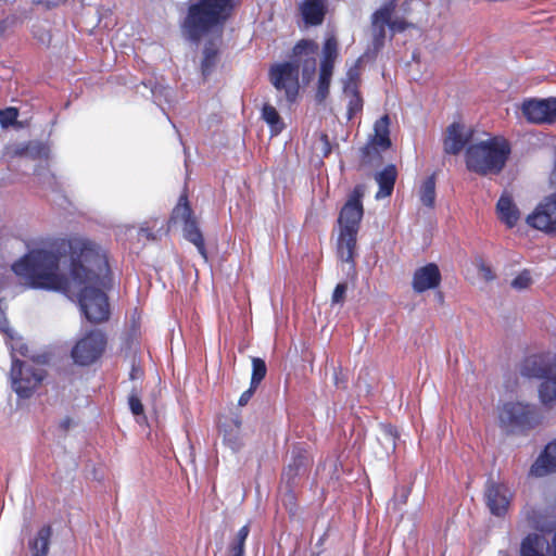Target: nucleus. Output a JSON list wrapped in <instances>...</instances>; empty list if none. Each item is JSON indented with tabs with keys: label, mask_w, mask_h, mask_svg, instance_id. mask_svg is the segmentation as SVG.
<instances>
[{
	"label": "nucleus",
	"mask_w": 556,
	"mask_h": 556,
	"mask_svg": "<svg viewBox=\"0 0 556 556\" xmlns=\"http://www.w3.org/2000/svg\"><path fill=\"white\" fill-rule=\"evenodd\" d=\"M441 283V273L434 263L417 268L413 275L412 288L416 293L435 289Z\"/></svg>",
	"instance_id": "nucleus-16"
},
{
	"label": "nucleus",
	"mask_w": 556,
	"mask_h": 556,
	"mask_svg": "<svg viewBox=\"0 0 556 556\" xmlns=\"http://www.w3.org/2000/svg\"><path fill=\"white\" fill-rule=\"evenodd\" d=\"M249 526H243L237 533L233 543L230 546L231 556H244V543L249 535Z\"/></svg>",
	"instance_id": "nucleus-32"
},
{
	"label": "nucleus",
	"mask_w": 556,
	"mask_h": 556,
	"mask_svg": "<svg viewBox=\"0 0 556 556\" xmlns=\"http://www.w3.org/2000/svg\"><path fill=\"white\" fill-rule=\"evenodd\" d=\"M12 350L14 352H18L21 355H24V356H26L27 352H28V348L21 340H17L14 343H12Z\"/></svg>",
	"instance_id": "nucleus-44"
},
{
	"label": "nucleus",
	"mask_w": 556,
	"mask_h": 556,
	"mask_svg": "<svg viewBox=\"0 0 556 556\" xmlns=\"http://www.w3.org/2000/svg\"><path fill=\"white\" fill-rule=\"evenodd\" d=\"M473 131L460 123H453L446 129L443 147L448 154H458L465 147L475 141Z\"/></svg>",
	"instance_id": "nucleus-15"
},
{
	"label": "nucleus",
	"mask_w": 556,
	"mask_h": 556,
	"mask_svg": "<svg viewBox=\"0 0 556 556\" xmlns=\"http://www.w3.org/2000/svg\"><path fill=\"white\" fill-rule=\"evenodd\" d=\"M520 532L528 533L520 543V556H556V531L551 535L546 516L533 506H526L517 522Z\"/></svg>",
	"instance_id": "nucleus-3"
},
{
	"label": "nucleus",
	"mask_w": 556,
	"mask_h": 556,
	"mask_svg": "<svg viewBox=\"0 0 556 556\" xmlns=\"http://www.w3.org/2000/svg\"><path fill=\"white\" fill-rule=\"evenodd\" d=\"M532 283L531 275L528 270H523L511 280V287L516 290H525Z\"/></svg>",
	"instance_id": "nucleus-35"
},
{
	"label": "nucleus",
	"mask_w": 556,
	"mask_h": 556,
	"mask_svg": "<svg viewBox=\"0 0 556 556\" xmlns=\"http://www.w3.org/2000/svg\"><path fill=\"white\" fill-rule=\"evenodd\" d=\"M318 46L309 40H302L294 47V54H301L304 51H309L314 54L317 51Z\"/></svg>",
	"instance_id": "nucleus-40"
},
{
	"label": "nucleus",
	"mask_w": 556,
	"mask_h": 556,
	"mask_svg": "<svg viewBox=\"0 0 556 556\" xmlns=\"http://www.w3.org/2000/svg\"><path fill=\"white\" fill-rule=\"evenodd\" d=\"M141 231L146 235V237H147V238H150V237H151V233H150V232H148L147 230L141 229Z\"/></svg>",
	"instance_id": "nucleus-48"
},
{
	"label": "nucleus",
	"mask_w": 556,
	"mask_h": 556,
	"mask_svg": "<svg viewBox=\"0 0 556 556\" xmlns=\"http://www.w3.org/2000/svg\"><path fill=\"white\" fill-rule=\"evenodd\" d=\"M262 117L268 124L273 135H278L282 131L285 124L280 118L277 110L269 104H265L262 110Z\"/></svg>",
	"instance_id": "nucleus-28"
},
{
	"label": "nucleus",
	"mask_w": 556,
	"mask_h": 556,
	"mask_svg": "<svg viewBox=\"0 0 556 556\" xmlns=\"http://www.w3.org/2000/svg\"><path fill=\"white\" fill-rule=\"evenodd\" d=\"M396 8V1L391 0L378 9L371 16V28L374 35V46L379 49L383 45L386 37V26H390L391 17Z\"/></svg>",
	"instance_id": "nucleus-17"
},
{
	"label": "nucleus",
	"mask_w": 556,
	"mask_h": 556,
	"mask_svg": "<svg viewBox=\"0 0 556 556\" xmlns=\"http://www.w3.org/2000/svg\"><path fill=\"white\" fill-rule=\"evenodd\" d=\"M510 155L508 141L501 136L488 135L475 140L465 150V164L469 172L481 176L500 174Z\"/></svg>",
	"instance_id": "nucleus-2"
},
{
	"label": "nucleus",
	"mask_w": 556,
	"mask_h": 556,
	"mask_svg": "<svg viewBox=\"0 0 556 556\" xmlns=\"http://www.w3.org/2000/svg\"><path fill=\"white\" fill-rule=\"evenodd\" d=\"M172 220L174 223H181L185 226H187L189 223L195 222L192 218V212L188 204V200L186 195H181L177 205L173 210L172 213Z\"/></svg>",
	"instance_id": "nucleus-25"
},
{
	"label": "nucleus",
	"mask_w": 556,
	"mask_h": 556,
	"mask_svg": "<svg viewBox=\"0 0 556 556\" xmlns=\"http://www.w3.org/2000/svg\"><path fill=\"white\" fill-rule=\"evenodd\" d=\"M18 116V111L15 108H7L4 110H0V125L3 128H8L11 125H14Z\"/></svg>",
	"instance_id": "nucleus-34"
},
{
	"label": "nucleus",
	"mask_w": 556,
	"mask_h": 556,
	"mask_svg": "<svg viewBox=\"0 0 556 556\" xmlns=\"http://www.w3.org/2000/svg\"><path fill=\"white\" fill-rule=\"evenodd\" d=\"M240 421L231 420L224 428V443L233 452H238L243 446V437L240 430Z\"/></svg>",
	"instance_id": "nucleus-23"
},
{
	"label": "nucleus",
	"mask_w": 556,
	"mask_h": 556,
	"mask_svg": "<svg viewBox=\"0 0 556 556\" xmlns=\"http://www.w3.org/2000/svg\"><path fill=\"white\" fill-rule=\"evenodd\" d=\"M346 290V283H338L331 296L332 304H342L345 300Z\"/></svg>",
	"instance_id": "nucleus-38"
},
{
	"label": "nucleus",
	"mask_w": 556,
	"mask_h": 556,
	"mask_svg": "<svg viewBox=\"0 0 556 556\" xmlns=\"http://www.w3.org/2000/svg\"><path fill=\"white\" fill-rule=\"evenodd\" d=\"M315 60L312 59L308 64L306 65V67L304 68V75H308V78H311V76L314 74L315 72Z\"/></svg>",
	"instance_id": "nucleus-46"
},
{
	"label": "nucleus",
	"mask_w": 556,
	"mask_h": 556,
	"mask_svg": "<svg viewBox=\"0 0 556 556\" xmlns=\"http://www.w3.org/2000/svg\"><path fill=\"white\" fill-rule=\"evenodd\" d=\"M383 440L390 444L391 450L395 448V437L391 429H386L382 433Z\"/></svg>",
	"instance_id": "nucleus-45"
},
{
	"label": "nucleus",
	"mask_w": 556,
	"mask_h": 556,
	"mask_svg": "<svg viewBox=\"0 0 556 556\" xmlns=\"http://www.w3.org/2000/svg\"><path fill=\"white\" fill-rule=\"evenodd\" d=\"M185 236L186 238L192 242L199 253L205 257V247H204V240L202 237V233L200 232L199 228L197 227L195 222L189 223L187 226L184 227Z\"/></svg>",
	"instance_id": "nucleus-30"
},
{
	"label": "nucleus",
	"mask_w": 556,
	"mask_h": 556,
	"mask_svg": "<svg viewBox=\"0 0 556 556\" xmlns=\"http://www.w3.org/2000/svg\"><path fill=\"white\" fill-rule=\"evenodd\" d=\"M529 227L549 236H556V192L546 197L526 217Z\"/></svg>",
	"instance_id": "nucleus-9"
},
{
	"label": "nucleus",
	"mask_w": 556,
	"mask_h": 556,
	"mask_svg": "<svg viewBox=\"0 0 556 556\" xmlns=\"http://www.w3.org/2000/svg\"><path fill=\"white\" fill-rule=\"evenodd\" d=\"M270 81L278 90H285L288 101H294L299 91V66L286 62L270 68Z\"/></svg>",
	"instance_id": "nucleus-11"
},
{
	"label": "nucleus",
	"mask_w": 556,
	"mask_h": 556,
	"mask_svg": "<svg viewBox=\"0 0 556 556\" xmlns=\"http://www.w3.org/2000/svg\"><path fill=\"white\" fill-rule=\"evenodd\" d=\"M255 389H256L255 387H252V386H251L249 390L244 391V392L241 394V396H240V399H239V401H238V404H239L240 406H244V405H247V404H248V402L250 401V399L252 397V395H253V393H254V390H255Z\"/></svg>",
	"instance_id": "nucleus-43"
},
{
	"label": "nucleus",
	"mask_w": 556,
	"mask_h": 556,
	"mask_svg": "<svg viewBox=\"0 0 556 556\" xmlns=\"http://www.w3.org/2000/svg\"><path fill=\"white\" fill-rule=\"evenodd\" d=\"M500 421L505 428L534 427L541 416L534 405L521 402H508L502 406L498 414Z\"/></svg>",
	"instance_id": "nucleus-7"
},
{
	"label": "nucleus",
	"mask_w": 556,
	"mask_h": 556,
	"mask_svg": "<svg viewBox=\"0 0 556 556\" xmlns=\"http://www.w3.org/2000/svg\"><path fill=\"white\" fill-rule=\"evenodd\" d=\"M216 61V51L212 48H206L204 50V59L202 61V71L203 74H206L214 66Z\"/></svg>",
	"instance_id": "nucleus-36"
},
{
	"label": "nucleus",
	"mask_w": 556,
	"mask_h": 556,
	"mask_svg": "<svg viewBox=\"0 0 556 556\" xmlns=\"http://www.w3.org/2000/svg\"><path fill=\"white\" fill-rule=\"evenodd\" d=\"M128 404H129V408L134 415L140 416L143 414V405L136 392H131V394L129 395Z\"/></svg>",
	"instance_id": "nucleus-37"
},
{
	"label": "nucleus",
	"mask_w": 556,
	"mask_h": 556,
	"mask_svg": "<svg viewBox=\"0 0 556 556\" xmlns=\"http://www.w3.org/2000/svg\"><path fill=\"white\" fill-rule=\"evenodd\" d=\"M390 147V117L386 114L375 122L374 132L369 136L362 151L364 157L371 161L375 156H378L380 152L388 150Z\"/></svg>",
	"instance_id": "nucleus-13"
},
{
	"label": "nucleus",
	"mask_w": 556,
	"mask_h": 556,
	"mask_svg": "<svg viewBox=\"0 0 556 556\" xmlns=\"http://www.w3.org/2000/svg\"><path fill=\"white\" fill-rule=\"evenodd\" d=\"M252 367H253V370H252L251 386L256 388L266 375V365L263 359L254 357L252 359Z\"/></svg>",
	"instance_id": "nucleus-33"
},
{
	"label": "nucleus",
	"mask_w": 556,
	"mask_h": 556,
	"mask_svg": "<svg viewBox=\"0 0 556 556\" xmlns=\"http://www.w3.org/2000/svg\"><path fill=\"white\" fill-rule=\"evenodd\" d=\"M5 29L4 22H0V34H2Z\"/></svg>",
	"instance_id": "nucleus-47"
},
{
	"label": "nucleus",
	"mask_w": 556,
	"mask_h": 556,
	"mask_svg": "<svg viewBox=\"0 0 556 556\" xmlns=\"http://www.w3.org/2000/svg\"><path fill=\"white\" fill-rule=\"evenodd\" d=\"M11 387L22 399L29 397L42 380L35 368L13 357L10 370Z\"/></svg>",
	"instance_id": "nucleus-8"
},
{
	"label": "nucleus",
	"mask_w": 556,
	"mask_h": 556,
	"mask_svg": "<svg viewBox=\"0 0 556 556\" xmlns=\"http://www.w3.org/2000/svg\"><path fill=\"white\" fill-rule=\"evenodd\" d=\"M556 472V439L547 443L530 467V476L542 478Z\"/></svg>",
	"instance_id": "nucleus-18"
},
{
	"label": "nucleus",
	"mask_w": 556,
	"mask_h": 556,
	"mask_svg": "<svg viewBox=\"0 0 556 556\" xmlns=\"http://www.w3.org/2000/svg\"><path fill=\"white\" fill-rule=\"evenodd\" d=\"M106 346V338L100 330H91L74 344L71 356L76 365L88 366L97 362Z\"/></svg>",
	"instance_id": "nucleus-6"
},
{
	"label": "nucleus",
	"mask_w": 556,
	"mask_h": 556,
	"mask_svg": "<svg viewBox=\"0 0 556 556\" xmlns=\"http://www.w3.org/2000/svg\"><path fill=\"white\" fill-rule=\"evenodd\" d=\"M521 111L530 123L553 124L556 122V98L526 100Z\"/></svg>",
	"instance_id": "nucleus-12"
},
{
	"label": "nucleus",
	"mask_w": 556,
	"mask_h": 556,
	"mask_svg": "<svg viewBox=\"0 0 556 556\" xmlns=\"http://www.w3.org/2000/svg\"><path fill=\"white\" fill-rule=\"evenodd\" d=\"M364 193V186L359 185L353 189L348 201L340 211L338 218L339 229L358 232L359 224L364 214L362 204Z\"/></svg>",
	"instance_id": "nucleus-10"
},
{
	"label": "nucleus",
	"mask_w": 556,
	"mask_h": 556,
	"mask_svg": "<svg viewBox=\"0 0 556 556\" xmlns=\"http://www.w3.org/2000/svg\"><path fill=\"white\" fill-rule=\"evenodd\" d=\"M409 26L412 25L407 23L404 18H394L391 20L389 27L393 33H401L407 29Z\"/></svg>",
	"instance_id": "nucleus-41"
},
{
	"label": "nucleus",
	"mask_w": 556,
	"mask_h": 556,
	"mask_svg": "<svg viewBox=\"0 0 556 556\" xmlns=\"http://www.w3.org/2000/svg\"><path fill=\"white\" fill-rule=\"evenodd\" d=\"M357 233V231L339 229L337 254L342 262L351 264V268H354Z\"/></svg>",
	"instance_id": "nucleus-20"
},
{
	"label": "nucleus",
	"mask_w": 556,
	"mask_h": 556,
	"mask_svg": "<svg viewBox=\"0 0 556 556\" xmlns=\"http://www.w3.org/2000/svg\"><path fill=\"white\" fill-rule=\"evenodd\" d=\"M71 280L59 270V257L46 250H31L12 266L30 288L67 290L77 295L83 313L90 323L109 318L110 308L103 288L110 274L105 252L88 239L71 241Z\"/></svg>",
	"instance_id": "nucleus-1"
},
{
	"label": "nucleus",
	"mask_w": 556,
	"mask_h": 556,
	"mask_svg": "<svg viewBox=\"0 0 556 556\" xmlns=\"http://www.w3.org/2000/svg\"><path fill=\"white\" fill-rule=\"evenodd\" d=\"M232 0H199L190 4L182 29L192 40L222 25L233 9Z\"/></svg>",
	"instance_id": "nucleus-4"
},
{
	"label": "nucleus",
	"mask_w": 556,
	"mask_h": 556,
	"mask_svg": "<svg viewBox=\"0 0 556 556\" xmlns=\"http://www.w3.org/2000/svg\"><path fill=\"white\" fill-rule=\"evenodd\" d=\"M50 536V527H43L38 531L34 541L30 542L33 556H46L48 554Z\"/></svg>",
	"instance_id": "nucleus-24"
},
{
	"label": "nucleus",
	"mask_w": 556,
	"mask_h": 556,
	"mask_svg": "<svg viewBox=\"0 0 556 556\" xmlns=\"http://www.w3.org/2000/svg\"><path fill=\"white\" fill-rule=\"evenodd\" d=\"M301 13L306 24H321L326 13L325 0H304L301 5Z\"/></svg>",
	"instance_id": "nucleus-21"
},
{
	"label": "nucleus",
	"mask_w": 556,
	"mask_h": 556,
	"mask_svg": "<svg viewBox=\"0 0 556 556\" xmlns=\"http://www.w3.org/2000/svg\"><path fill=\"white\" fill-rule=\"evenodd\" d=\"M484 496L486 506L493 515L504 516L507 513L511 492L505 484L488 481Z\"/></svg>",
	"instance_id": "nucleus-14"
},
{
	"label": "nucleus",
	"mask_w": 556,
	"mask_h": 556,
	"mask_svg": "<svg viewBox=\"0 0 556 556\" xmlns=\"http://www.w3.org/2000/svg\"><path fill=\"white\" fill-rule=\"evenodd\" d=\"M496 213L498 219L508 228H514L520 220V211L513 197L508 192H503L496 203Z\"/></svg>",
	"instance_id": "nucleus-19"
},
{
	"label": "nucleus",
	"mask_w": 556,
	"mask_h": 556,
	"mask_svg": "<svg viewBox=\"0 0 556 556\" xmlns=\"http://www.w3.org/2000/svg\"><path fill=\"white\" fill-rule=\"evenodd\" d=\"M333 68L320 66L317 98L324 100L329 91V85L331 80Z\"/></svg>",
	"instance_id": "nucleus-31"
},
{
	"label": "nucleus",
	"mask_w": 556,
	"mask_h": 556,
	"mask_svg": "<svg viewBox=\"0 0 556 556\" xmlns=\"http://www.w3.org/2000/svg\"><path fill=\"white\" fill-rule=\"evenodd\" d=\"M419 200L427 207H433L435 201V179L427 177L419 187Z\"/></svg>",
	"instance_id": "nucleus-27"
},
{
	"label": "nucleus",
	"mask_w": 556,
	"mask_h": 556,
	"mask_svg": "<svg viewBox=\"0 0 556 556\" xmlns=\"http://www.w3.org/2000/svg\"><path fill=\"white\" fill-rule=\"evenodd\" d=\"M358 75H359V73H358L357 65L350 68L346 73V79L344 80V86L353 85L357 88Z\"/></svg>",
	"instance_id": "nucleus-42"
},
{
	"label": "nucleus",
	"mask_w": 556,
	"mask_h": 556,
	"mask_svg": "<svg viewBox=\"0 0 556 556\" xmlns=\"http://www.w3.org/2000/svg\"><path fill=\"white\" fill-rule=\"evenodd\" d=\"M521 375L536 378L541 382L538 387L539 400L545 407L556 406V358L548 356L528 357L522 367Z\"/></svg>",
	"instance_id": "nucleus-5"
},
{
	"label": "nucleus",
	"mask_w": 556,
	"mask_h": 556,
	"mask_svg": "<svg viewBox=\"0 0 556 556\" xmlns=\"http://www.w3.org/2000/svg\"><path fill=\"white\" fill-rule=\"evenodd\" d=\"M396 175L397 173L394 165H388L383 170L376 175V181L379 185V190L376 193L377 200L391 195L396 180Z\"/></svg>",
	"instance_id": "nucleus-22"
},
{
	"label": "nucleus",
	"mask_w": 556,
	"mask_h": 556,
	"mask_svg": "<svg viewBox=\"0 0 556 556\" xmlns=\"http://www.w3.org/2000/svg\"><path fill=\"white\" fill-rule=\"evenodd\" d=\"M338 58V41L333 35L329 36L323 47V60L320 66L333 68Z\"/></svg>",
	"instance_id": "nucleus-29"
},
{
	"label": "nucleus",
	"mask_w": 556,
	"mask_h": 556,
	"mask_svg": "<svg viewBox=\"0 0 556 556\" xmlns=\"http://www.w3.org/2000/svg\"><path fill=\"white\" fill-rule=\"evenodd\" d=\"M479 275L486 281L494 279V274L489 265H486L481 258L476 261Z\"/></svg>",
	"instance_id": "nucleus-39"
},
{
	"label": "nucleus",
	"mask_w": 556,
	"mask_h": 556,
	"mask_svg": "<svg viewBox=\"0 0 556 556\" xmlns=\"http://www.w3.org/2000/svg\"><path fill=\"white\" fill-rule=\"evenodd\" d=\"M344 96L348 101V118L351 119L355 114L359 113L363 109V99L361 98L357 89L353 85L344 86Z\"/></svg>",
	"instance_id": "nucleus-26"
}]
</instances>
